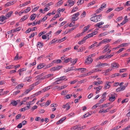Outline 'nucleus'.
Masks as SVG:
<instances>
[{
    "mask_svg": "<svg viewBox=\"0 0 130 130\" xmlns=\"http://www.w3.org/2000/svg\"><path fill=\"white\" fill-rule=\"evenodd\" d=\"M62 66H57V67H54L50 69V71H54L56 70H58L62 67Z\"/></svg>",
    "mask_w": 130,
    "mask_h": 130,
    "instance_id": "f257e3e1",
    "label": "nucleus"
},
{
    "mask_svg": "<svg viewBox=\"0 0 130 130\" xmlns=\"http://www.w3.org/2000/svg\"><path fill=\"white\" fill-rule=\"evenodd\" d=\"M111 66L112 68L115 69L119 67V65L118 63H117L116 62H114L111 64Z\"/></svg>",
    "mask_w": 130,
    "mask_h": 130,
    "instance_id": "f03ea898",
    "label": "nucleus"
},
{
    "mask_svg": "<svg viewBox=\"0 0 130 130\" xmlns=\"http://www.w3.org/2000/svg\"><path fill=\"white\" fill-rule=\"evenodd\" d=\"M7 18L6 17H0V24H2L5 22V20Z\"/></svg>",
    "mask_w": 130,
    "mask_h": 130,
    "instance_id": "7ed1b4c3",
    "label": "nucleus"
},
{
    "mask_svg": "<svg viewBox=\"0 0 130 130\" xmlns=\"http://www.w3.org/2000/svg\"><path fill=\"white\" fill-rule=\"evenodd\" d=\"M111 83L110 82H106V84L104 88V89H108L110 87V84Z\"/></svg>",
    "mask_w": 130,
    "mask_h": 130,
    "instance_id": "20e7f679",
    "label": "nucleus"
},
{
    "mask_svg": "<svg viewBox=\"0 0 130 130\" xmlns=\"http://www.w3.org/2000/svg\"><path fill=\"white\" fill-rule=\"evenodd\" d=\"M93 59L92 58H87L85 60V62L87 63V64H90L93 61Z\"/></svg>",
    "mask_w": 130,
    "mask_h": 130,
    "instance_id": "39448f33",
    "label": "nucleus"
},
{
    "mask_svg": "<svg viewBox=\"0 0 130 130\" xmlns=\"http://www.w3.org/2000/svg\"><path fill=\"white\" fill-rule=\"evenodd\" d=\"M45 64L42 63L39 64L37 66V68L38 69H40L45 66Z\"/></svg>",
    "mask_w": 130,
    "mask_h": 130,
    "instance_id": "423d86ee",
    "label": "nucleus"
},
{
    "mask_svg": "<svg viewBox=\"0 0 130 130\" xmlns=\"http://www.w3.org/2000/svg\"><path fill=\"white\" fill-rule=\"evenodd\" d=\"M24 84H21L18 85L17 86H16L15 88V89H20L22 88L24 86Z\"/></svg>",
    "mask_w": 130,
    "mask_h": 130,
    "instance_id": "0eeeda50",
    "label": "nucleus"
},
{
    "mask_svg": "<svg viewBox=\"0 0 130 130\" xmlns=\"http://www.w3.org/2000/svg\"><path fill=\"white\" fill-rule=\"evenodd\" d=\"M43 45L44 44L43 43L39 42H38L37 46L38 47H39L40 48H41L42 47Z\"/></svg>",
    "mask_w": 130,
    "mask_h": 130,
    "instance_id": "6e6552de",
    "label": "nucleus"
},
{
    "mask_svg": "<svg viewBox=\"0 0 130 130\" xmlns=\"http://www.w3.org/2000/svg\"><path fill=\"white\" fill-rule=\"evenodd\" d=\"M97 17H92L90 18V20L93 22H98V20L97 19Z\"/></svg>",
    "mask_w": 130,
    "mask_h": 130,
    "instance_id": "1a4fd4ad",
    "label": "nucleus"
},
{
    "mask_svg": "<svg viewBox=\"0 0 130 130\" xmlns=\"http://www.w3.org/2000/svg\"><path fill=\"white\" fill-rule=\"evenodd\" d=\"M75 67L74 66L66 70V71L67 72L69 71H72L73 70H75Z\"/></svg>",
    "mask_w": 130,
    "mask_h": 130,
    "instance_id": "9d476101",
    "label": "nucleus"
},
{
    "mask_svg": "<svg viewBox=\"0 0 130 130\" xmlns=\"http://www.w3.org/2000/svg\"><path fill=\"white\" fill-rule=\"evenodd\" d=\"M90 26L89 25H88L87 26L83 28V30L82 32V34H83L87 30L89 27Z\"/></svg>",
    "mask_w": 130,
    "mask_h": 130,
    "instance_id": "9b49d317",
    "label": "nucleus"
},
{
    "mask_svg": "<svg viewBox=\"0 0 130 130\" xmlns=\"http://www.w3.org/2000/svg\"><path fill=\"white\" fill-rule=\"evenodd\" d=\"M102 70L101 69H95L94 70H92V71H90V73H92L93 72H97L99 71H101Z\"/></svg>",
    "mask_w": 130,
    "mask_h": 130,
    "instance_id": "f8f14e48",
    "label": "nucleus"
},
{
    "mask_svg": "<svg viewBox=\"0 0 130 130\" xmlns=\"http://www.w3.org/2000/svg\"><path fill=\"white\" fill-rule=\"evenodd\" d=\"M77 58H76L75 59H73L72 60L71 59V62L72 63V65H74L75 63L77 61Z\"/></svg>",
    "mask_w": 130,
    "mask_h": 130,
    "instance_id": "ddd939ff",
    "label": "nucleus"
},
{
    "mask_svg": "<svg viewBox=\"0 0 130 130\" xmlns=\"http://www.w3.org/2000/svg\"><path fill=\"white\" fill-rule=\"evenodd\" d=\"M66 76H62L58 78V79H57V81H60L66 79Z\"/></svg>",
    "mask_w": 130,
    "mask_h": 130,
    "instance_id": "4468645a",
    "label": "nucleus"
},
{
    "mask_svg": "<svg viewBox=\"0 0 130 130\" xmlns=\"http://www.w3.org/2000/svg\"><path fill=\"white\" fill-rule=\"evenodd\" d=\"M111 40V39H105L103 40L102 41L103 43L105 42H107V43H109L110 42Z\"/></svg>",
    "mask_w": 130,
    "mask_h": 130,
    "instance_id": "2eb2a0df",
    "label": "nucleus"
},
{
    "mask_svg": "<svg viewBox=\"0 0 130 130\" xmlns=\"http://www.w3.org/2000/svg\"><path fill=\"white\" fill-rule=\"evenodd\" d=\"M11 104H12L13 106H16L18 104V103L15 101L13 100L11 102Z\"/></svg>",
    "mask_w": 130,
    "mask_h": 130,
    "instance_id": "dca6fc26",
    "label": "nucleus"
},
{
    "mask_svg": "<svg viewBox=\"0 0 130 130\" xmlns=\"http://www.w3.org/2000/svg\"><path fill=\"white\" fill-rule=\"evenodd\" d=\"M123 9V7H118L116 8L115 10L116 11H119L122 10Z\"/></svg>",
    "mask_w": 130,
    "mask_h": 130,
    "instance_id": "f3484780",
    "label": "nucleus"
},
{
    "mask_svg": "<svg viewBox=\"0 0 130 130\" xmlns=\"http://www.w3.org/2000/svg\"><path fill=\"white\" fill-rule=\"evenodd\" d=\"M51 86H50L48 87H45V88L44 89H43V90H42L41 91H42V92H44L46 91H47V90H48L49 89H50V88H49V87H51Z\"/></svg>",
    "mask_w": 130,
    "mask_h": 130,
    "instance_id": "a211bd4d",
    "label": "nucleus"
},
{
    "mask_svg": "<svg viewBox=\"0 0 130 130\" xmlns=\"http://www.w3.org/2000/svg\"><path fill=\"white\" fill-rule=\"evenodd\" d=\"M53 65V64L52 63H50L48 65H45V66L44 67V69H46L47 68H49L51 67Z\"/></svg>",
    "mask_w": 130,
    "mask_h": 130,
    "instance_id": "6ab92c4d",
    "label": "nucleus"
},
{
    "mask_svg": "<svg viewBox=\"0 0 130 130\" xmlns=\"http://www.w3.org/2000/svg\"><path fill=\"white\" fill-rule=\"evenodd\" d=\"M116 98L115 96L109 97V100L111 102H113L115 100Z\"/></svg>",
    "mask_w": 130,
    "mask_h": 130,
    "instance_id": "aec40b11",
    "label": "nucleus"
},
{
    "mask_svg": "<svg viewBox=\"0 0 130 130\" xmlns=\"http://www.w3.org/2000/svg\"><path fill=\"white\" fill-rule=\"evenodd\" d=\"M68 3L70 4V6H73L74 4V2L72 1L71 0H69L68 1Z\"/></svg>",
    "mask_w": 130,
    "mask_h": 130,
    "instance_id": "412c9836",
    "label": "nucleus"
},
{
    "mask_svg": "<svg viewBox=\"0 0 130 130\" xmlns=\"http://www.w3.org/2000/svg\"><path fill=\"white\" fill-rule=\"evenodd\" d=\"M92 114V113L91 112V113H86L83 116L84 117H83L82 118H85L86 117H89V116H90Z\"/></svg>",
    "mask_w": 130,
    "mask_h": 130,
    "instance_id": "4be33fe9",
    "label": "nucleus"
},
{
    "mask_svg": "<svg viewBox=\"0 0 130 130\" xmlns=\"http://www.w3.org/2000/svg\"><path fill=\"white\" fill-rule=\"evenodd\" d=\"M13 1H10V2H8L5 5V6H8L10 5H12V3H13Z\"/></svg>",
    "mask_w": 130,
    "mask_h": 130,
    "instance_id": "5701e85b",
    "label": "nucleus"
},
{
    "mask_svg": "<svg viewBox=\"0 0 130 130\" xmlns=\"http://www.w3.org/2000/svg\"><path fill=\"white\" fill-rule=\"evenodd\" d=\"M30 2H31L30 1H28L27 2H25V3H23L22 4V5L21 6H20V7H24V6L30 3Z\"/></svg>",
    "mask_w": 130,
    "mask_h": 130,
    "instance_id": "b1692460",
    "label": "nucleus"
},
{
    "mask_svg": "<svg viewBox=\"0 0 130 130\" xmlns=\"http://www.w3.org/2000/svg\"><path fill=\"white\" fill-rule=\"evenodd\" d=\"M104 64H106V66H107V64L106 63H100V64L97 65L95 66L96 68H98L100 67L101 66H104Z\"/></svg>",
    "mask_w": 130,
    "mask_h": 130,
    "instance_id": "393cba45",
    "label": "nucleus"
},
{
    "mask_svg": "<svg viewBox=\"0 0 130 130\" xmlns=\"http://www.w3.org/2000/svg\"><path fill=\"white\" fill-rule=\"evenodd\" d=\"M120 74L119 73H115L111 75V77H116V76H120Z\"/></svg>",
    "mask_w": 130,
    "mask_h": 130,
    "instance_id": "a878e982",
    "label": "nucleus"
},
{
    "mask_svg": "<svg viewBox=\"0 0 130 130\" xmlns=\"http://www.w3.org/2000/svg\"><path fill=\"white\" fill-rule=\"evenodd\" d=\"M109 33V32H106L104 33H101L100 34V35L99 36V37H102L104 36H105L106 35H107L108 33Z\"/></svg>",
    "mask_w": 130,
    "mask_h": 130,
    "instance_id": "bb28decb",
    "label": "nucleus"
},
{
    "mask_svg": "<svg viewBox=\"0 0 130 130\" xmlns=\"http://www.w3.org/2000/svg\"><path fill=\"white\" fill-rule=\"evenodd\" d=\"M78 19V17H72V21L73 22L77 20Z\"/></svg>",
    "mask_w": 130,
    "mask_h": 130,
    "instance_id": "cd10ccee",
    "label": "nucleus"
},
{
    "mask_svg": "<svg viewBox=\"0 0 130 130\" xmlns=\"http://www.w3.org/2000/svg\"><path fill=\"white\" fill-rule=\"evenodd\" d=\"M71 58H68L67 59H65V60H64V61L63 62H65L66 63H68V62H69L70 61H71Z\"/></svg>",
    "mask_w": 130,
    "mask_h": 130,
    "instance_id": "c85d7f7f",
    "label": "nucleus"
},
{
    "mask_svg": "<svg viewBox=\"0 0 130 130\" xmlns=\"http://www.w3.org/2000/svg\"><path fill=\"white\" fill-rule=\"evenodd\" d=\"M30 7H28L27 9L23 11L24 13H27L30 11Z\"/></svg>",
    "mask_w": 130,
    "mask_h": 130,
    "instance_id": "c756f323",
    "label": "nucleus"
},
{
    "mask_svg": "<svg viewBox=\"0 0 130 130\" xmlns=\"http://www.w3.org/2000/svg\"><path fill=\"white\" fill-rule=\"evenodd\" d=\"M110 104V103H108L105 104H104L103 105H102L101 106V108H103L104 107H107L108 106V105Z\"/></svg>",
    "mask_w": 130,
    "mask_h": 130,
    "instance_id": "7c9ffc66",
    "label": "nucleus"
},
{
    "mask_svg": "<svg viewBox=\"0 0 130 130\" xmlns=\"http://www.w3.org/2000/svg\"><path fill=\"white\" fill-rule=\"evenodd\" d=\"M42 92V91H40L34 94V96H38Z\"/></svg>",
    "mask_w": 130,
    "mask_h": 130,
    "instance_id": "2f4dec72",
    "label": "nucleus"
},
{
    "mask_svg": "<svg viewBox=\"0 0 130 130\" xmlns=\"http://www.w3.org/2000/svg\"><path fill=\"white\" fill-rule=\"evenodd\" d=\"M97 43L98 42H95V43H94V44L91 45L90 46H89V49H90L91 48L95 46H96V44H97Z\"/></svg>",
    "mask_w": 130,
    "mask_h": 130,
    "instance_id": "473e14b6",
    "label": "nucleus"
},
{
    "mask_svg": "<svg viewBox=\"0 0 130 130\" xmlns=\"http://www.w3.org/2000/svg\"><path fill=\"white\" fill-rule=\"evenodd\" d=\"M60 8L58 9L57 11V14L56 15V16H59L61 15L60 14Z\"/></svg>",
    "mask_w": 130,
    "mask_h": 130,
    "instance_id": "72a5a7b5",
    "label": "nucleus"
},
{
    "mask_svg": "<svg viewBox=\"0 0 130 130\" xmlns=\"http://www.w3.org/2000/svg\"><path fill=\"white\" fill-rule=\"evenodd\" d=\"M30 87L27 90H26L28 93L30 91L34 89V87L32 86H31L30 85Z\"/></svg>",
    "mask_w": 130,
    "mask_h": 130,
    "instance_id": "f704fd0d",
    "label": "nucleus"
},
{
    "mask_svg": "<svg viewBox=\"0 0 130 130\" xmlns=\"http://www.w3.org/2000/svg\"><path fill=\"white\" fill-rule=\"evenodd\" d=\"M12 13L13 12L12 11H10L6 15V16H10Z\"/></svg>",
    "mask_w": 130,
    "mask_h": 130,
    "instance_id": "c9c22d12",
    "label": "nucleus"
},
{
    "mask_svg": "<svg viewBox=\"0 0 130 130\" xmlns=\"http://www.w3.org/2000/svg\"><path fill=\"white\" fill-rule=\"evenodd\" d=\"M27 19V17H23V18H21L20 20V22H22L24 21L26 19Z\"/></svg>",
    "mask_w": 130,
    "mask_h": 130,
    "instance_id": "e433bc0d",
    "label": "nucleus"
},
{
    "mask_svg": "<svg viewBox=\"0 0 130 130\" xmlns=\"http://www.w3.org/2000/svg\"><path fill=\"white\" fill-rule=\"evenodd\" d=\"M128 44L127 43H124L120 45V46L121 47H123L124 46H127V45H128Z\"/></svg>",
    "mask_w": 130,
    "mask_h": 130,
    "instance_id": "4c0bfd02",
    "label": "nucleus"
},
{
    "mask_svg": "<svg viewBox=\"0 0 130 130\" xmlns=\"http://www.w3.org/2000/svg\"><path fill=\"white\" fill-rule=\"evenodd\" d=\"M112 69H107L105 70V75H107V73L109 72V71H111V70H112Z\"/></svg>",
    "mask_w": 130,
    "mask_h": 130,
    "instance_id": "58836bf2",
    "label": "nucleus"
},
{
    "mask_svg": "<svg viewBox=\"0 0 130 130\" xmlns=\"http://www.w3.org/2000/svg\"><path fill=\"white\" fill-rule=\"evenodd\" d=\"M79 125H76L73 127V128L74 130H75L77 129H79Z\"/></svg>",
    "mask_w": 130,
    "mask_h": 130,
    "instance_id": "ea45409f",
    "label": "nucleus"
},
{
    "mask_svg": "<svg viewBox=\"0 0 130 130\" xmlns=\"http://www.w3.org/2000/svg\"><path fill=\"white\" fill-rule=\"evenodd\" d=\"M102 10H103L100 7L96 10V12L97 13H100L102 11Z\"/></svg>",
    "mask_w": 130,
    "mask_h": 130,
    "instance_id": "a19ab883",
    "label": "nucleus"
},
{
    "mask_svg": "<svg viewBox=\"0 0 130 130\" xmlns=\"http://www.w3.org/2000/svg\"><path fill=\"white\" fill-rule=\"evenodd\" d=\"M78 7H75L72 10L71 12H74L75 11L77 10H78Z\"/></svg>",
    "mask_w": 130,
    "mask_h": 130,
    "instance_id": "79ce46f5",
    "label": "nucleus"
},
{
    "mask_svg": "<svg viewBox=\"0 0 130 130\" xmlns=\"http://www.w3.org/2000/svg\"><path fill=\"white\" fill-rule=\"evenodd\" d=\"M106 7V5L105 4H103L101 6V8L102 10L103 9L105 8Z\"/></svg>",
    "mask_w": 130,
    "mask_h": 130,
    "instance_id": "37998d69",
    "label": "nucleus"
},
{
    "mask_svg": "<svg viewBox=\"0 0 130 130\" xmlns=\"http://www.w3.org/2000/svg\"><path fill=\"white\" fill-rule=\"evenodd\" d=\"M128 101V99H124L122 100L121 102V103L122 104H123L124 103H126Z\"/></svg>",
    "mask_w": 130,
    "mask_h": 130,
    "instance_id": "c03bdc74",
    "label": "nucleus"
},
{
    "mask_svg": "<svg viewBox=\"0 0 130 130\" xmlns=\"http://www.w3.org/2000/svg\"><path fill=\"white\" fill-rule=\"evenodd\" d=\"M53 75L54 74H48V75H45V76H46V78H49L50 77L53 76Z\"/></svg>",
    "mask_w": 130,
    "mask_h": 130,
    "instance_id": "a18cd8bd",
    "label": "nucleus"
},
{
    "mask_svg": "<svg viewBox=\"0 0 130 130\" xmlns=\"http://www.w3.org/2000/svg\"><path fill=\"white\" fill-rule=\"evenodd\" d=\"M21 117V114H19L17 115L15 117V119L17 120L20 118Z\"/></svg>",
    "mask_w": 130,
    "mask_h": 130,
    "instance_id": "49530a36",
    "label": "nucleus"
},
{
    "mask_svg": "<svg viewBox=\"0 0 130 130\" xmlns=\"http://www.w3.org/2000/svg\"><path fill=\"white\" fill-rule=\"evenodd\" d=\"M127 17H125V19L124 20L123 22L124 24H125L126 22L128 21V19H127Z\"/></svg>",
    "mask_w": 130,
    "mask_h": 130,
    "instance_id": "de8ad7c7",
    "label": "nucleus"
},
{
    "mask_svg": "<svg viewBox=\"0 0 130 130\" xmlns=\"http://www.w3.org/2000/svg\"><path fill=\"white\" fill-rule=\"evenodd\" d=\"M95 3V2L94 1H93L92 2H90L88 4V7L90 6L91 5H92L94 4Z\"/></svg>",
    "mask_w": 130,
    "mask_h": 130,
    "instance_id": "09e8293b",
    "label": "nucleus"
},
{
    "mask_svg": "<svg viewBox=\"0 0 130 130\" xmlns=\"http://www.w3.org/2000/svg\"><path fill=\"white\" fill-rule=\"evenodd\" d=\"M30 78H31V77L30 76L26 77L25 78V79L27 80V81L28 82H30L31 81V80H30Z\"/></svg>",
    "mask_w": 130,
    "mask_h": 130,
    "instance_id": "8fccbe9b",
    "label": "nucleus"
},
{
    "mask_svg": "<svg viewBox=\"0 0 130 130\" xmlns=\"http://www.w3.org/2000/svg\"><path fill=\"white\" fill-rule=\"evenodd\" d=\"M122 17H119L116 20L117 21L115 22L117 23V22H119L122 19Z\"/></svg>",
    "mask_w": 130,
    "mask_h": 130,
    "instance_id": "3c124183",
    "label": "nucleus"
},
{
    "mask_svg": "<svg viewBox=\"0 0 130 130\" xmlns=\"http://www.w3.org/2000/svg\"><path fill=\"white\" fill-rule=\"evenodd\" d=\"M58 79V78L57 79H57V80H56V82H54L52 83V85L51 86H54L55 85H57V84H59V83H57V82H58V81H57V79Z\"/></svg>",
    "mask_w": 130,
    "mask_h": 130,
    "instance_id": "603ef678",
    "label": "nucleus"
},
{
    "mask_svg": "<svg viewBox=\"0 0 130 130\" xmlns=\"http://www.w3.org/2000/svg\"><path fill=\"white\" fill-rule=\"evenodd\" d=\"M85 41H84V40H82L79 41L78 42V44H83L84 43H85Z\"/></svg>",
    "mask_w": 130,
    "mask_h": 130,
    "instance_id": "864d4df0",
    "label": "nucleus"
},
{
    "mask_svg": "<svg viewBox=\"0 0 130 130\" xmlns=\"http://www.w3.org/2000/svg\"><path fill=\"white\" fill-rule=\"evenodd\" d=\"M71 47H69L66 48L63 50V52H64L67 51H68L69 50H70L71 49Z\"/></svg>",
    "mask_w": 130,
    "mask_h": 130,
    "instance_id": "5fc2aeb1",
    "label": "nucleus"
},
{
    "mask_svg": "<svg viewBox=\"0 0 130 130\" xmlns=\"http://www.w3.org/2000/svg\"><path fill=\"white\" fill-rule=\"evenodd\" d=\"M124 49L125 48H120V50L117 52V53L118 54L119 53L122 52Z\"/></svg>",
    "mask_w": 130,
    "mask_h": 130,
    "instance_id": "6e6d98bb",
    "label": "nucleus"
},
{
    "mask_svg": "<svg viewBox=\"0 0 130 130\" xmlns=\"http://www.w3.org/2000/svg\"><path fill=\"white\" fill-rule=\"evenodd\" d=\"M20 90H18L14 92L13 93V95H16L17 94L19 93L20 92Z\"/></svg>",
    "mask_w": 130,
    "mask_h": 130,
    "instance_id": "4d7b16f0",
    "label": "nucleus"
},
{
    "mask_svg": "<svg viewBox=\"0 0 130 130\" xmlns=\"http://www.w3.org/2000/svg\"><path fill=\"white\" fill-rule=\"evenodd\" d=\"M31 31V29L30 28H29L27 29V30H26L25 31V33H28L30 32Z\"/></svg>",
    "mask_w": 130,
    "mask_h": 130,
    "instance_id": "13d9d810",
    "label": "nucleus"
},
{
    "mask_svg": "<svg viewBox=\"0 0 130 130\" xmlns=\"http://www.w3.org/2000/svg\"><path fill=\"white\" fill-rule=\"evenodd\" d=\"M84 2V0H79L77 2L78 3H79V4H81Z\"/></svg>",
    "mask_w": 130,
    "mask_h": 130,
    "instance_id": "bf43d9fd",
    "label": "nucleus"
},
{
    "mask_svg": "<svg viewBox=\"0 0 130 130\" xmlns=\"http://www.w3.org/2000/svg\"><path fill=\"white\" fill-rule=\"evenodd\" d=\"M39 84V82H36L35 84H33L31 85V86H32L34 88V87L36 86V85Z\"/></svg>",
    "mask_w": 130,
    "mask_h": 130,
    "instance_id": "052dcab7",
    "label": "nucleus"
},
{
    "mask_svg": "<svg viewBox=\"0 0 130 130\" xmlns=\"http://www.w3.org/2000/svg\"><path fill=\"white\" fill-rule=\"evenodd\" d=\"M37 106H34L33 107H32L31 109L32 111H33L35 109H36L37 108Z\"/></svg>",
    "mask_w": 130,
    "mask_h": 130,
    "instance_id": "680f3d73",
    "label": "nucleus"
},
{
    "mask_svg": "<svg viewBox=\"0 0 130 130\" xmlns=\"http://www.w3.org/2000/svg\"><path fill=\"white\" fill-rule=\"evenodd\" d=\"M109 48H105V49L103 51V53H105L107 51H109Z\"/></svg>",
    "mask_w": 130,
    "mask_h": 130,
    "instance_id": "e2e57ef3",
    "label": "nucleus"
},
{
    "mask_svg": "<svg viewBox=\"0 0 130 130\" xmlns=\"http://www.w3.org/2000/svg\"><path fill=\"white\" fill-rule=\"evenodd\" d=\"M51 103V101L50 100H48L47 102L45 105L47 106H48Z\"/></svg>",
    "mask_w": 130,
    "mask_h": 130,
    "instance_id": "0e129e2a",
    "label": "nucleus"
},
{
    "mask_svg": "<svg viewBox=\"0 0 130 130\" xmlns=\"http://www.w3.org/2000/svg\"><path fill=\"white\" fill-rule=\"evenodd\" d=\"M69 103H67L65 105H64L62 106V108H65L67 107L69 105Z\"/></svg>",
    "mask_w": 130,
    "mask_h": 130,
    "instance_id": "69168bd1",
    "label": "nucleus"
},
{
    "mask_svg": "<svg viewBox=\"0 0 130 130\" xmlns=\"http://www.w3.org/2000/svg\"><path fill=\"white\" fill-rule=\"evenodd\" d=\"M116 91L117 92H118L119 91H122L121 89V87H120L118 88L117 89H116Z\"/></svg>",
    "mask_w": 130,
    "mask_h": 130,
    "instance_id": "338daca9",
    "label": "nucleus"
},
{
    "mask_svg": "<svg viewBox=\"0 0 130 130\" xmlns=\"http://www.w3.org/2000/svg\"><path fill=\"white\" fill-rule=\"evenodd\" d=\"M22 123H20L17 126V127L18 128H21L22 127Z\"/></svg>",
    "mask_w": 130,
    "mask_h": 130,
    "instance_id": "774afa93",
    "label": "nucleus"
}]
</instances>
